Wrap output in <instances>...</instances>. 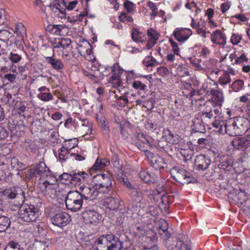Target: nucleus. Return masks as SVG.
<instances>
[{
  "mask_svg": "<svg viewBox=\"0 0 250 250\" xmlns=\"http://www.w3.org/2000/svg\"><path fill=\"white\" fill-rule=\"evenodd\" d=\"M211 84L210 83L205 82L203 83L201 88L198 91L199 95H203L205 94L206 95H210L211 89H213L211 87Z\"/></svg>",
  "mask_w": 250,
  "mask_h": 250,
  "instance_id": "29",
  "label": "nucleus"
},
{
  "mask_svg": "<svg viewBox=\"0 0 250 250\" xmlns=\"http://www.w3.org/2000/svg\"><path fill=\"white\" fill-rule=\"evenodd\" d=\"M14 32L18 36L21 37L22 40H23L24 36L26 35V28L21 23L16 25Z\"/></svg>",
  "mask_w": 250,
  "mask_h": 250,
  "instance_id": "32",
  "label": "nucleus"
},
{
  "mask_svg": "<svg viewBox=\"0 0 250 250\" xmlns=\"http://www.w3.org/2000/svg\"><path fill=\"white\" fill-rule=\"evenodd\" d=\"M14 108L23 112L26 109V106L23 102L21 101H17L14 104Z\"/></svg>",
  "mask_w": 250,
  "mask_h": 250,
  "instance_id": "46",
  "label": "nucleus"
},
{
  "mask_svg": "<svg viewBox=\"0 0 250 250\" xmlns=\"http://www.w3.org/2000/svg\"><path fill=\"white\" fill-rule=\"evenodd\" d=\"M126 78H138L139 77H144L142 75L139 73H137L134 70H131L126 72Z\"/></svg>",
  "mask_w": 250,
  "mask_h": 250,
  "instance_id": "53",
  "label": "nucleus"
},
{
  "mask_svg": "<svg viewBox=\"0 0 250 250\" xmlns=\"http://www.w3.org/2000/svg\"><path fill=\"white\" fill-rule=\"evenodd\" d=\"M211 163V158L208 155L200 154L195 160V165L198 170H205Z\"/></svg>",
  "mask_w": 250,
  "mask_h": 250,
  "instance_id": "12",
  "label": "nucleus"
},
{
  "mask_svg": "<svg viewBox=\"0 0 250 250\" xmlns=\"http://www.w3.org/2000/svg\"><path fill=\"white\" fill-rule=\"evenodd\" d=\"M9 189H5L3 193L0 195V210H3L2 208L7 206L10 203Z\"/></svg>",
  "mask_w": 250,
  "mask_h": 250,
  "instance_id": "23",
  "label": "nucleus"
},
{
  "mask_svg": "<svg viewBox=\"0 0 250 250\" xmlns=\"http://www.w3.org/2000/svg\"><path fill=\"white\" fill-rule=\"evenodd\" d=\"M197 182V180L188 172L182 185L188 184L189 183H195Z\"/></svg>",
  "mask_w": 250,
  "mask_h": 250,
  "instance_id": "51",
  "label": "nucleus"
},
{
  "mask_svg": "<svg viewBox=\"0 0 250 250\" xmlns=\"http://www.w3.org/2000/svg\"><path fill=\"white\" fill-rule=\"evenodd\" d=\"M110 162L107 159H103L100 160L98 158L95 163V164L92 167V169L94 170L97 171L99 170L105 166H107L109 165Z\"/></svg>",
  "mask_w": 250,
  "mask_h": 250,
  "instance_id": "25",
  "label": "nucleus"
},
{
  "mask_svg": "<svg viewBox=\"0 0 250 250\" xmlns=\"http://www.w3.org/2000/svg\"><path fill=\"white\" fill-rule=\"evenodd\" d=\"M120 204V199L118 197L109 196L105 198L104 205L110 210H116L118 209Z\"/></svg>",
  "mask_w": 250,
  "mask_h": 250,
  "instance_id": "19",
  "label": "nucleus"
},
{
  "mask_svg": "<svg viewBox=\"0 0 250 250\" xmlns=\"http://www.w3.org/2000/svg\"><path fill=\"white\" fill-rule=\"evenodd\" d=\"M159 228L160 230H161L163 232H166L167 231L168 229V224L167 221L165 220H163L160 222L159 224Z\"/></svg>",
  "mask_w": 250,
  "mask_h": 250,
  "instance_id": "58",
  "label": "nucleus"
},
{
  "mask_svg": "<svg viewBox=\"0 0 250 250\" xmlns=\"http://www.w3.org/2000/svg\"><path fill=\"white\" fill-rule=\"evenodd\" d=\"M195 132L204 133L205 127L202 121H198L194 124Z\"/></svg>",
  "mask_w": 250,
  "mask_h": 250,
  "instance_id": "45",
  "label": "nucleus"
},
{
  "mask_svg": "<svg viewBox=\"0 0 250 250\" xmlns=\"http://www.w3.org/2000/svg\"><path fill=\"white\" fill-rule=\"evenodd\" d=\"M13 36V34L7 30H0V40L4 42H7L9 39Z\"/></svg>",
  "mask_w": 250,
  "mask_h": 250,
  "instance_id": "35",
  "label": "nucleus"
},
{
  "mask_svg": "<svg viewBox=\"0 0 250 250\" xmlns=\"http://www.w3.org/2000/svg\"><path fill=\"white\" fill-rule=\"evenodd\" d=\"M175 238H170L168 236V239L166 241V246L168 250H174L175 247Z\"/></svg>",
  "mask_w": 250,
  "mask_h": 250,
  "instance_id": "42",
  "label": "nucleus"
},
{
  "mask_svg": "<svg viewBox=\"0 0 250 250\" xmlns=\"http://www.w3.org/2000/svg\"><path fill=\"white\" fill-rule=\"evenodd\" d=\"M9 131L3 126H0V140L5 139L8 137Z\"/></svg>",
  "mask_w": 250,
  "mask_h": 250,
  "instance_id": "52",
  "label": "nucleus"
},
{
  "mask_svg": "<svg viewBox=\"0 0 250 250\" xmlns=\"http://www.w3.org/2000/svg\"><path fill=\"white\" fill-rule=\"evenodd\" d=\"M11 221L6 216L0 214V232L5 231L10 227Z\"/></svg>",
  "mask_w": 250,
  "mask_h": 250,
  "instance_id": "24",
  "label": "nucleus"
},
{
  "mask_svg": "<svg viewBox=\"0 0 250 250\" xmlns=\"http://www.w3.org/2000/svg\"><path fill=\"white\" fill-rule=\"evenodd\" d=\"M59 179L67 181L69 182L73 183V182H74V171L72 172L71 173H63L59 176Z\"/></svg>",
  "mask_w": 250,
  "mask_h": 250,
  "instance_id": "40",
  "label": "nucleus"
},
{
  "mask_svg": "<svg viewBox=\"0 0 250 250\" xmlns=\"http://www.w3.org/2000/svg\"><path fill=\"white\" fill-rule=\"evenodd\" d=\"M122 79H110L109 83L112 84V87L116 88L120 86Z\"/></svg>",
  "mask_w": 250,
  "mask_h": 250,
  "instance_id": "59",
  "label": "nucleus"
},
{
  "mask_svg": "<svg viewBox=\"0 0 250 250\" xmlns=\"http://www.w3.org/2000/svg\"><path fill=\"white\" fill-rule=\"evenodd\" d=\"M44 62L53 69L61 73L63 72L65 67L64 63L61 59L56 58L54 49L52 50V55L51 56H44Z\"/></svg>",
  "mask_w": 250,
  "mask_h": 250,
  "instance_id": "7",
  "label": "nucleus"
},
{
  "mask_svg": "<svg viewBox=\"0 0 250 250\" xmlns=\"http://www.w3.org/2000/svg\"><path fill=\"white\" fill-rule=\"evenodd\" d=\"M147 6L152 10V13L150 14V15L153 17L157 16L158 14V8L155 3L149 1L147 2Z\"/></svg>",
  "mask_w": 250,
  "mask_h": 250,
  "instance_id": "50",
  "label": "nucleus"
},
{
  "mask_svg": "<svg viewBox=\"0 0 250 250\" xmlns=\"http://www.w3.org/2000/svg\"><path fill=\"white\" fill-rule=\"evenodd\" d=\"M124 5L125 8L128 13L132 12L133 11L135 6V4L128 0H125V1L124 2Z\"/></svg>",
  "mask_w": 250,
  "mask_h": 250,
  "instance_id": "49",
  "label": "nucleus"
},
{
  "mask_svg": "<svg viewBox=\"0 0 250 250\" xmlns=\"http://www.w3.org/2000/svg\"><path fill=\"white\" fill-rule=\"evenodd\" d=\"M175 247L174 250H181L183 248V246L185 245L184 243L181 241L177 238H175Z\"/></svg>",
  "mask_w": 250,
  "mask_h": 250,
  "instance_id": "62",
  "label": "nucleus"
},
{
  "mask_svg": "<svg viewBox=\"0 0 250 250\" xmlns=\"http://www.w3.org/2000/svg\"><path fill=\"white\" fill-rule=\"evenodd\" d=\"M83 217L86 224L96 225L100 222L101 216L96 211L85 210L82 213Z\"/></svg>",
  "mask_w": 250,
  "mask_h": 250,
  "instance_id": "11",
  "label": "nucleus"
},
{
  "mask_svg": "<svg viewBox=\"0 0 250 250\" xmlns=\"http://www.w3.org/2000/svg\"><path fill=\"white\" fill-rule=\"evenodd\" d=\"M211 40L215 44L225 45L226 44V38L221 33L220 30H216L211 35Z\"/></svg>",
  "mask_w": 250,
  "mask_h": 250,
  "instance_id": "20",
  "label": "nucleus"
},
{
  "mask_svg": "<svg viewBox=\"0 0 250 250\" xmlns=\"http://www.w3.org/2000/svg\"><path fill=\"white\" fill-rule=\"evenodd\" d=\"M39 209L33 205H25L21 207L18 212L17 217L26 222L34 221L38 216Z\"/></svg>",
  "mask_w": 250,
  "mask_h": 250,
  "instance_id": "3",
  "label": "nucleus"
},
{
  "mask_svg": "<svg viewBox=\"0 0 250 250\" xmlns=\"http://www.w3.org/2000/svg\"><path fill=\"white\" fill-rule=\"evenodd\" d=\"M242 39V36L238 33H233L231 37L230 41L234 45L238 44Z\"/></svg>",
  "mask_w": 250,
  "mask_h": 250,
  "instance_id": "47",
  "label": "nucleus"
},
{
  "mask_svg": "<svg viewBox=\"0 0 250 250\" xmlns=\"http://www.w3.org/2000/svg\"><path fill=\"white\" fill-rule=\"evenodd\" d=\"M50 43L53 48H62V49H66L71 45V40L68 38H58L54 39L50 41Z\"/></svg>",
  "mask_w": 250,
  "mask_h": 250,
  "instance_id": "18",
  "label": "nucleus"
},
{
  "mask_svg": "<svg viewBox=\"0 0 250 250\" xmlns=\"http://www.w3.org/2000/svg\"><path fill=\"white\" fill-rule=\"evenodd\" d=\"M240 118L234 120L230 119L227 122L225 125L226 132L230 136H240L245 131L244 126L240 124Z\"/></svg>",
  "mask_w": 250,
  "mask_h": 250,
  "instance_id": "5",
  "label": "nucleus"
},
{
  "mask_svg": "<svg viewBox=\"0 0 250 250\" xmlns=\"http://www.w3.org/2000/svg\"><path fill=\"white\" fill-rule=\"evenodd\" d=\"M92 182L95 186L98 191L101 190L102 192H105L102 189L105 188L106 191H110L112 187L111 175L107 172L97 174L93 178Z\"/></svg>",
  "mask_w": 250,
  "mask_h": 250,
  "instance_id": "4",
  "label": "nucleus"
},
{
  "mask_svg": "<svg viewBox=\"0 0 250 250\" xmlns=\"http://www.w3.org/2000/svg\"><path fill=\"white\" fill-rule=\"evenodd\" d=\"M70 221V216L65 212H59L52 217V223L60 228L66 226Z\"/></svg>",
  "mask_w": 250,
  "mask_h": 250,
  "instance_id": "9",
  "label": "nucleus"
},
{
  "mask_svg": "<svg viewBox=\"0 0 250 250\" xmlns=\"http://www.w3.org/2000/svg\"><path fill=\"white\" fill-rule=\"evenodd\" d=\"M37 172L35 168H30L25 172V181L28 182L36 177Z\"/></svg>",
  "mask_w": 250,
  "mask_h": 250,
  "instance_id": "38",
  "label": "nucleus"
},
{
  "mask_svg": "<svg viewBox=\"0 0 250 250\" xmlns=\"http://www.w3.org/2000/svg\"><path fill=\"white\" fill-rule=\"evenodd\" d=\"M64 28L63 25H52L49 24L46 27V30L50 33L56 35L61 34L62 29Z\"/></svg>",
  "mask_w": 250,
  "mask_h": 250,
  "instance_id": "28",
  "label": "nucleus"
},
{
  "mask_svg": "<svg viewBox=\"0 0 250 250\" xmlns=\"http://www.w3.org/2000/svg\"><path fill=\"white\" fill-rule=\"evenodd\" d=\"M44 168L45 169V164L41 162L39 163L35 168L37 174L42 177L43 176V170Z\"/></svg>",
  "mask_w": 250,
  "mask_h": 250,
  "instance_id": "43",
  "label": "nucleus"
},
{
  "mask_svg": "<svg viewBox=\"0 0 250 250\" xmlns=\"http://www.w3.org/2000/svg\"><path fill=\"white\" fill-rule=\"evenodd\" d=\"M4 250H24V249L20 244L11 241L7 244Z\"/></svg>",
  "mask_w": 250,
  "mask_h": 250,
  "instance_id": "31",
  "label": "nucleus"
},
{
  "mask_svg": "<svg viewBox=\"0 0 250 250\" xmlns=\"http://www.w3.org/2000/svg\"><path fill=\"white\" fill-rule=\"evenodd\" d=\"M146 154L152 166L156 169H164L167 167V164L164 158L159 155L154 156L150 151L146 150Z\"/></svg>",
  "mask_w": 250,
  "mask_h": 250,
  "instance_id": "10",
  "label": "nucleus"
},
{
  "mask_svg": "<svg viewBox=\"0 0 250 250\" xmlns=\"http://www.w3.org/2000/svg\"><path fill=\"white\" fill-rule=\"evenodd\" d=\"M121 100L123 101V103H121V104H120V105L122 106H125L128 103V100L125 96H121L119 97L117 99V101L118 103H119V102H120Z\"/></svg>",
  "mask_w": 250,
  "mask_h": 250,
  "instance_id": "60",
  "label": "nucleus"
},
{
  "mask_svg": "<svg viewBox=\"0 0 250 250\" xmlns=\"http://www.w3.org/2000/svg\"><path fill=\"white\" fill-rule=\"evenodd\" d=\"M234 147L238 150H244L250 146V136L234 139L232 142Z\"/></svg>",
  "mask_w": 250,
  "mask_h": 250,
  "instance_id": "14",
  "label": "nucleus"
},
{
  "mask_svg": "<svg viewBox=\"0 0 250 250\" xmlns=\"http://www.w3.org/2000/svg\"><path fill=\"white\" fill-rule=\"evenodd\" d=\"M71 141L72 139L65 140L62 143V146L59 150V159L62 163L65 162L71 157L70 150L71 148H68L67 142Z\"/></svg>",
  "mask_w": 250,
  "mask_h": 250,
  "instance_id": "16",
  "label": "nucleus"
},
{
  "mask_svg": "<svg viewBox=\"0 0 250 250\" xmlns=\"http://www.w3.org/2000/svg\"><path fill=\"white\" fill-rule=\"evenodd\" d=\"M52 83L54 86H56V88L60 89L62 91H65L67 88V85L60 79H54Z\"/></svg>",
  "mask_w": 250,
  "mask_h": 250,
  "instance_id": "37",
  "label": "nucleus"
},
{
  "mask_svg": "<svg viewBox=\"0 0 250 250\" xmlns=\"http://www.w3.org/2000/svg\"><path fill=\"white\" fill-rule=\"evenodd\" d=\"M9 193L10 192V199L14 200V206L17 207L18 208H20L21 207H23V203L25 201V193L24 192L21 188L9 189Z\"/></svg>",
  "mask_w": 250,
  "mask_h": 250,
  "instance_id": "8",
  "label": "nucleus"
},
{
  "mask_svg": "<svg viewBox=\"0 0 250 250\" xmlns=\"http://www.w3.org/2000/svg\"><path fill=\"white\" fill-rule=\"evenodd\" d=\"M159 208L162 211L167 212L170 204L173 202L174 197L173 195L163 194L160 195Z\"/></svg>",
  "mask_w": 250,
  "mask_h": 250,
  "instance_id": "17",
  "label": "nucleus"
},
{
  "mask_svg": "<svg viewBox=\"0 0 250 250\" xmlns=\"http://www.w3.org/2000/svg\"><path fill=\"white\" fill-rule=\"evenodd\" d=\"M96 120L101 124V127L104 130H106L107 128V126H106V122H105V117L104 116H97Z\"/></svg>",
  "mask_w": 250,
  "mask_h": 250,
  "instance_id": "55",
  "label": "nucleus"
},
{
  "mask_svg": "<svg viewBox=\"0 0 250 250\" xmlns=\"http://www.w3.org/2000/svg\"><path fill=\"white\" fill-rule=\"evenodd\" d=\"M235 197L239 200V202H240V203L241 204L243 203L244 202H246L247 199L246 193L241 190L236 194Z\"/></svg>",
  "mask_w": 250,
  "mask_h": 250,
  "instance_id": "48",
  "label": "nucleus"
},
{
  "mask_svg": "<svg viewBox=\"0 0 250 250\" xmlns=\"http://www.w3.org/2000/svg\"><path fill=\"white\" fill-rule=\"evenodd\" d=\"M139 176L142 180L147 183H153L156 181V178L154 176H151L149 173L145 170L140 172Z\"/></svg>",
  "mask_w": 250,
  "mask_h": 250,
  "instance_id": "26",
  "label": "nucleus"
},
{
  "mask_svg": "<svg viewBox=\"0 0 250 250\" xmlns=\"http://www.w3.org/2000/svg\"><path fill=\"white\" fill-rule=\"evenodd\" d=\"M221 158L222 162L218 164V167L224 170H229V168L232 165L231 159L228 158L226 160H224L222 157Z\"/></svg>",
  "mask_w": 250,
  "mask_h": 250,
  "instance_id": "30",
  "label": "nucleus"
},
{
  "mask_svg": "<svg viewBox=\"0 0 250 250\" xmlns=\"http://www.w3.org/2000/svg\"><path fill=\"white\" fill-rule=\"evenodd\" d=\"M244 86V82L241 79H237L231 84V88L235 92L240 91Z\"/></svg>",
  "mask_w": 250,
  "mask_h": 250,
  "instance_id": "36",
  "label": "nucleus"
},
{
  "mask_svg": "<svg viewBox=\"0 0 250 250\" xmlns=\"http://www.w3.org/2000/svg\"><path fill=\"white\" fill-rule=\"evenodd\" d=\"M248 59L246 58V56L244 54L241 55L239 57L237 58L235 60V64H240L244 62H247Z\"/></svg>",
  "mask_w": 250,
  "mask_h": 250,
  "instance_id": "63",
  "label": "nucleus"
},
{
  "mask_svg": "<svg viewBox=\"0 0 250 250\" xmlns=\"http://www.w3.org/2000/svg\"><path fill=\"white\" fill-rule=\"evenodd\" d=\"M78 192L83 199L85 200L95 199L99 194V191H98L95 186L93 185V182L91 185L87 184L86 185L80 186Z\"/></svg>",
  "mask_w": 250,
  "mask_h": 250,
  "instance_id": "6",
  "label": "nucleus"
},
{
  "mask_svg": "<svg viewBox=\"0 0 250 250\" xmlns=\"http://www.w3.org/2000/svg\"><path fill=\"white\" fill-rule=\"evenodd\" d=\"M147 35L150 37V39H158L159 35L156 32L155 30L151 28L147 30Z\"/></svg>",
  "mask_w": 250,
  "mask_h": 250,
  "instance_id": "57",
  "label": "nucleus"
},
{
  "mask_svg": "<svg viewBox=\"0 0 250 250\" xmlns=\"http://www.w3.org/2000/svg\"><path fill=\"white\" fill-rule=\"evenodd\" d=\"M170 173L176 181L183 184L188 172L179 167H174L170 169Z\"/></svg>",
  "mask_w": 250,
  "mask_h": 250,
  "instance_id": "13",
  "label": "nucleus"
},
{
  "mask_svg": "<svg viewBox=\"0 0 250 250\" xmlns=\"http://www.w3.org/2000/svg\"><path fill=\"white\" fill-rule=\"evenodd\" d=\"M142 33L137 28H133L131 33V37L133 41L138 42L141 41Z\"/></svg>",
  "mask_w": 250,
  "mask_h": 250,
  "instance_id": "44",
  "label": "nucleus"
},
{
  "mask_svg": "<svg viewBox=\"0 0 250 250\" xmlns=\"http://www.w3.org/2000/svg\"><path fill=\"white\" fill-rule=\"evenodd\" d=\"M11 165L13 169L17 171L22 170L25 169L24 165L16 158H13L11 160Z\"/></svg>",
  "mask_w": 250,
  "mask_h": 250,
  "instance_id": "33",
  "label": "nucleus"
},
{
  "mask_svg": "<svg viewBox=\"0 0 250 250\" xmlns=\"http://www.w3.org/2000/svg\"><path fill=\"white\" fill-rule=\"evenodd\" d=\"M210 95L212 96V100L219 106H221L224 101L223 93L219 90L211 89Z\"/></svg>",
  "mask_w": 250,
  "mask_h": 250,
  "instance_id": "22",
  "label": "nucleus"
},
{
  "mask_svg": "<svg viewBox=\"0 0 250 250\" xmlns=\"http://www.w3.org/2000/svg\"><path fill=\"white\" fill-rule=\"evenodd\" d=\"M8 59L12 63H18L21 60V56L15 52H11L8 56Z\"/></svg>",
  "mask_w": 250,
  "mask_h": 250,
  "instance_id": "41",
  "label": "nucleus"
},
{
  "mask_svg": "<svg viewBox=\"0 0 250 250\" xmlns=\"http://www.w3.org/2000/svg\"><path fill=\"white\" fill-rule=\"evenodd\" d=\"M89 177L87 173L84 171H74V182L81 183L82 181L86 180Z\"/></svg>",
  "mask_w": 250,
  "mask_h": 250,
  "instance_id": "27",
  "label": "nucleus"
},
{
  "mask_svg": "<svg viewBox=\"0 0 250 250\" xmlns=\"http://www.w3.org/2000/svg\"><path fill=\"white\" fill-rule=\"evenodd\" d=\"M157 237L156 234H153L151 236H147L146 238V241L148 243L144 246L146 250H159L158 247L156 245L157 241Z\"/></svg>",
  "mask_w": 250,
  "mask_h": 250,
  "instance_id": "21",
  "label": "nucleus"
},
{
  "mask_svg": "<svg viewBox=\"0 0 250 250\" xmlns=\"http://www.w3.org/2000/svg\"><path fill=\"white\" fill-rule=\"evenodd\" d=\"M83 123L82 124L83 126L84 127L87 128L88 131L86 132V134H87L89 133V132H90L91 133L92 132L91 124L90 123H89V122L87 119L83 120Z\"/></svg>",
  "mask_w": 250,
  "mask_h": 250,
  "instance_id": "61",
  "label": "nucleus"
},
{
  "mask_svg": "<svg viewBox=\"0 0 250 250\" xmlns=\"http://www.w3.org/2000/svg\"><path fill=\"white\" fill-rule=\"evenodd\" d=\"M133 87L137 89L144 90L146 89V85L140 81H134L133 83Z\"/></svg>",
  "mask_w": 250,
  "mask_h": 250,
  "instance_id": "56",
  "label": "nucleus"
},
{
  "mask_svg": "<svg viewBox=\"0 0 250 250\" xmlns=\"http://www.w3.org/2000/svg\"><path fill=\"white\" fill-rule=\"evenodd\" d=\"M50 242L49 241L43 240L42 241H37L35 244V247L37 250H47Z\"/></svg>",
  "mask_w": 250,
  "mask_h": 250,
  "instance_id": "34",
  "label": "nucleus"
},
{
  "mask_svg": "<svg viewBox=\"0 0 250 250\" xmlns=\"http://www.w3.org/2000/svg\"><path fill=\"white\" fill-rule=\"evenodd\" d=\"M123 243L113 234H104L97 239V247L94 250H121Z\"/></svg>",
  "mask_w": 250,
  "mask_h": 250,
  "instance_id": "1",
  "label": "nucleus"
},
{
  "mask_svg": "<svg viewBox=\"0 0 250 250\" xmlns=\"http://www.w3.org/2000/svg\"><path fill=\"white\" fill-rule=\"evenodd\" d=\"M192 34V31L189 28H181L178 29L177 28L173 33L175 38L181 42H184L187 41Z\"/></svg>",
  "mask_w": 250,
  "mask_h": 250,
  "instance_id": "15",
  "label": "nucleus"
},
{
  "mask_svg": "<svg viewBox=\"0 0 250 250\" xmlns=\"http://www.w3.org/2000/svg\"><path fill=\"white\" fill-rule=\"evenodd\" d=\"M213 115L212 110L206 109V112L202 113V117L210 119L213 117Z\"/></svg>",
  "mask_w": 250,
  "mask_h": 250,
  "instance_id": "64",
  "label": "nucleus"
},
{
  "mask_svg": "<svg viewBox=\"0 0 250 250\" xmlns=\"http://www.w3.org/2000/svg\"><path fill=\"white\" fill-rule=\"evenodd\" d=\"M38 97L44 102L49 101L53 99V96L50 92H41L38 95Z\"/></svg>",
  "mask_w": 250,
  "mask_h": 250,
  "instance_id": "39",
  "label": "nucleus"
},
{
  "mask_svg": "<svg viewBox=\"0 0 250 250\" xmlns=\"http://www.w3.org/2000/svg\"><path fill=\"white\" fill-rule=\"evenodd\" d=\"M83 199L77 190L70 191L65 199L66 207L68 210L76 212L82 207Z\"/></svg>",
  "mask_w": 250,
  "mask_h": 250,
  "instance_id": "2",
  "label": "nucleus"
},
{
  "mask_svg": "<svg viewBox=\"0 0 250 250\" xmlns=\"http://www.w3.org/2000/svg\"><path fill=\"white\" fill-rule=\"evenodd\" d=\"M56 2L54 4L53 6L56 9H62V7L66 8V3L64 0H56Z\"/></svg>",
  "mask_w": 250,
  "mask_h": 250,
  "instance_id": "54",
  "label": "nucleus"
}]
</instances>
